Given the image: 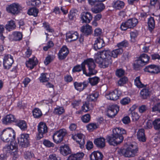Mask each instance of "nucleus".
<instances>
[{"mask_svg": "<svg viewBox=\"0 0 160 160\" xmlns=\"http://www.w3.org/2000/svg\"><path fill=\"white\" fill-rule=\"evenodd\" d=\"M69 52L68 48L66 47H62L58 54L59 59L60 60L64 59L68 54Z\"/></svg>", "mask_w": 160, "mask_h": 160, "instance_id": "obj_21", "label": "nucleus"}, {"mask_svg": "<svg viewBox=\"0 0 160 160\" xmlns=\"http://www.w3.org/2000/svg\"><path fill=\"white\" fill-rule=\"evenodd\" d=\"M130 34L131 41L132 42H134L135 38L138 35V33L137 32H130Z\"/></svg>", "mask_w": 160, "mask_h": 160, "instance_id": "obj_60", "label": "nucleus"}, {"mask_svg": "<svg viewBox=\"0 0 160 160\" xmlns=\"http://www.w3.org/2000/svg\"><path fill=\"white\" fill-rule=\"evenodd\" d=\"M137 138L140 141L145 142L146 140L144 134V130L143 129H139L137 133Z\"/></svg>", "mask_w": 160, "mask_h": 160, "instance_id": "obj_32", "label": "nucleus"}, {"mask_svg": "<svg viewBox=\"0 0 160 160\" xmlns=\"http://www.w3.org/2000/svg\"><path fill=\"white\" fill-rule=\"evenodd\" d=\"M105 8L104 4L99 1L94 5V7L92 8V11L94 13H99L102 12Z\"/></svg>", "mask_w": 160, "mask_h": 160, "instance_id": "obj_17", "label": "nucleus"}, {"mask_svg": "<svg viewBox=\"0 0 160 160\" xmlns=\"http://www.w3.org/2000/svg\"><path fill=\"white\" fill-rule=\"evenodd\" d=\"M33 115L34 117L36 118H38L42 115L41 110L37 108H35L32 111Z\"/></svg>", "mask_w": 160, "mask_h": 160, "instance_id": "obj_42", "label": "nucleus"}, {"mask_svg": "<svg viewBox=\"0 0 160 160\" xmlns=\"http://www.w3.org/2000/svg\"><path fill=\"white\" fill-rule=\"evenodd\" d=\"M94 143L98 148H102L105 145V139L102 137L98 138L95 139Z\"/></svg>", "mask_w": 160, "mask_h": 160, "instance_id": "obj_27", "label": "nucleus"}, {"mask_svg": "<svg viewBox=\"0 0 160 160\" xmlns=\"http://www.w3.org/2000/svg\"><path fill=\"white\" fill-rule=\"evenodd\" d=\"M149 30L151 32L155 28V22L154 18L151 17L148 19V22Z\"/></svg>", "mask_w": 160, "mask_h": 160, "instance_id": "obj_38", "label": "nucleus"}, {"mask_svg": "<svg viewBox=\"0 0 160 160\" xmlns=\"http://www.w3.org/2000/svg\"><path fill=\"white\" fill-rule=\"evenodd\" d=\"M86 127L89 131L91 132L97 128H98V126L96 123H90L87 125Z\"/></svg>", "mask_w": 160, "mask_h": 160, "instance_id": "obj_47", "label": "nucleus"}, {"mask_svg": "<svg viewBox=\"0 0 160 160\" xmlns=\"http://www.w3.org/2000/svg\"><path fill=\"white\" fill-rule=\"evenodd\" d=\"M124 73V71L122 69L118 70L116 71V75L117 76L120 77L123 75Z\"/></svg>", "mask_w": 160, "mask_h": 160, "instance_id": "obj_64", "label": "nucleus"}, {"mask_svg": "<svg viewBox=\"0 0 160 160\" xmlns=\"http://www.w3.org/2000/svg\"><path fill=\"white\" fill-rule=\"evenodd\" d=\"M43 143L45 146L48 147H53L54 145L53 143L48 140H45Z\"/></svg>", "mask_w": 160, "mask_h": 160, "instance_id": "obj_61", "label": "nucleus"}, {"mask_svg": "<svg viewBox=\"0 0 160 160\" xmlns=\"http://www.w3.org/2000/svg\"><path fill=\"white\" fill-rule=\"evenodd\" d=\"M38 131L37 138L40 139L43 137V135L48 132V127L46 124L43 122H40L38 126Z\"/></svg>", "mask_w": 160, "mask_h": 160, "instance_id": "obj_13", "label": "nucleus"}, {"mask_svg": "<svg viewBox=\"0 0 160 160\" xmlns=\"http://www.w3.org/2000/svg\"><path fill=\"white\" fill-rule=\"evenodd\" d=\"M13 62V57L8 54L5 56L3 58V64L5 68L9 69Z\"/></svg>", "mask_w": 160, "mask_h": 160, "instance_id": "obj_15", "label": "nucleus"}, {"mask_svg": "<svg viewBox=\"0 0 160 160\" xmlns=\"http://www.w3.org/2000/svg\"><path fill=\"white\" fill-rule=\"evenodd\" d=\"M118 91L115 90L113 91L106 94L105 97L108 99L113 101L116 100L119 98L120 94H118Z\"/></svg>", "mask_w": 160, "mask_h": 160, "instance_id": "obj_20", "label": "nucleus"}, {"mask_svg": "<svg viewBox=\"0 0 160 160\" xmlns=\"http://www.w3.org/2000/svg\"><path fill=\"white\" fill-rule=\"evenodd\" d=\"M125 148L121 150L122 155L125 157H134L136 155L138 151V148L137 144L132 143L125 145Z\"/></svg>", "mask_w": 160, "mask_h": 160, "instance_id": "obj_4", "label": "nucleus"}, {"mask_svg": "<svg viewBox=\"0 0 160 160\" xmlns=\"http://www.w3.org/2000/svg\"><path fill=\"white\" fill-rule=\"evenodd\" d=\"M128 43L127 41L124 40L118 43L117 45V47L118 48H121L122 49L123 47H126L128 46Z\"/></svg>", "mask_w": 160, "mask_h": 160, "instance_id": "obj_48", "label": "nucleus"}, {"mask_svg": "<svg viewBox=\"0 0 160 160\" xmlns=\"http://www.w3.org/2000/svg\"><path fill=\"white\" fill-rule=\"evenodd\" d=\"M23 9L20 5L17 3H13L6 7L7 11L13 14H17Z\"/></svg>", "mask_w": 160, "mask_h": 160, "instance_id": "obj_10", "label": "nucleus"}, {"mask_svg": "<svg viewBox=\"0 0 160 160\" xmlns=\"http://www.w3.org/2000/svg\"><path fill=\"white\" fill-rule=\"evenodd\" d=\"M84 155V153L82 152L72 154L68 158L67 160H81L83 158Z\"/></svg>", "mask_w": 160, "mask_h": 160, "instance_id": "obj_23", "label": "nucleus"}, {"mask_svg": "<svg viewBox=\"0 0 160 160\" xmlns=\"http://www.w3.org/2000/svg\"><path fill=\"white\" fill-rule=\"evenodd\" d=\"M54 57L52 56L48 55L44 61V63L46 65L49 63L53 59Z\"/></svg>", "mask_w": 160, "mask_h": 160, "instance_id": "obj_56", "label": "nucleus"}, {"mask_svg": "<svg viewBox=\"0 0 160 160\" xmlns=\"http://www.w3.org/2000/svg\"><path fill=\"white\" fill-rule=\"evenodd\" d=\"M96 65L93 59L88 58L85 60L81 64V66L80 65L75 66L72 69L73 72H78L82 70L83 74L87 76L94 75L97 72L95 69Z\"/></svg>", "mask_w": 160, "mask_h": 160, "instance_id": "obj_1", "label": "nucleus"}, {"mask_svg": "<svg viewBox=\"0 0 160 160\" xmlns=\"http://www.w3.org/2000/svg\"><path fill=\"white\" fill-rule=\"evenodd\" d=\"M16 125L23 130H25L27 128V124L24 120H19L16 123Z\"/></svg>", "mask_w": 160, "mask_h": 160, "instance_id": "obj_40", "label": "nucleus"}, {"mask_svg": "<svg viewBox=\"0 0 160 160\" xmlns=\"http://www.w3.org/2000/svg\"><path fill=\"white\" fill-rule=\"evenodd\" d=\"M104 42L103 39L100 38H97L94 44V49L97 50L102 48L104 46Z\"/></svg>", "mask_w": 160, "mask_h": 160, "instance_id": "obj_22", "label": "nucleus"}, {"mask_svg": "<svg viewBox=\"0 0 160 160\" xmlns=\"http://www.w3.org/2000/svg\"><path fill=\"white\" fill-rule=\"evenodd\" d=\"M152 124L154 129L156 130L160 129V118L155 119L153 122Z\"/></svg>", "mask_w": 160, "mask_h": 160, "instance_id": "obj_45", "label": "nucleus"}, {"mask_svg": "<svg viewBox=\"0 0 160 160\" xmlns=\"http://www.w3.org/2000/svg\"><path fill=\"white\" fill-rule=\"evenodd\" d=\"M60 152L64 156L67 155L71 152L70 150L69 147L66 145L60 147Z\"/></svg>", "mask_w": 160, "mask_h": 160, "instance_id": "obj_35", "label": "nucleus"}, {"mask_svg": "<svg viewBox=\"0 0 160 160\" xmlns=\"http://www.w3.org/2000/svg\"><path fill=\"white\" fill-rule=\"evenodd\" d=\"M110 54L109 55L110 57V58L111 59V57L113 58H116L118 56L122 53L123 52V50L121 48H118L113 50L112 52L109 50Z\"/></svg>", "mask_w": 160, "mask_h": 160, "instance_id": "obj_26", "label": "nucleus"}, {"mask_svg": "<svg viewBox=\"0 0 160 160\" xmlns=\"http://www.w3.org/2000/svg\"><path fill=\"white\" fill-rule=\"evenodd\" d=\"M138 21L135 18L128 20L126 22L122 23L121 25V28L122 30L125 31L128 28H132L135 27L138 24Z\"/></svg>", "mask_w": 160, "mask_h": 160, "instance_id": "obj_8", "label": "nucleus"}, {"mask_svg": "<svg viewBox=\"0 0 160 160\" xmlns=\"http://www.w3.org/2000/svg\"><path fill=\"white\" fill-rule=\"evenodd\" d=\"M43 27L48 32H52L53 31V29L50 27L49 24L47 22L43 23Z\"/></svg>", "mask_w": 160, "mask_h": 160, "instance_id": "obj_53", "label": "nucleus"}, {"mask_svg": "<svg viewBox=\"0 0 160 160\" xmlns=\"http://www.w3.org/2000/svg\"><path fill=\"white\" fill-rule=\"evenodd\" d=\"M119 111V107L116 105L109 106L108 108L107 115L109 117H114Z\"/></svg>", "mask_w": 160, "mask_h": 160, "instance_id": "obj_14", "label": "nucleus"}, {"mask_svg": "<svg viewBox=\"0 0 160 160\" xmlns=\"http://www.w3.org/2000/svg\"><path fill=\"white\" fill-rule=\"evenodd\" d=\"M124 6V2L123 1L120 0L114 1L112 4L113 8L117 10H120L123 8Z\"/></svg>", "mask_w": 160, "mask_h": 160, "instance_id": "obj_30", "label": "nucleus"}, {"mask_svg": "<svg viewBox=\"0 0 160 160\" xmlns=\"http://www.w3.org/2000/svg\"><path fill=\"white\" fill-rule=\"evenodd\" d=\"M74 85L75 88L78 91L80 92L83 90L84 87H82V83L75 82L74 83Z\"/></svg>", "mask_w": 160, "mask_h": 160, "instance_id": "obj_49", "label": "nucleus"}, {"mask_svg": "<svg viewBox=\"0 0 160 160\" xmlns=\"http://www.w3.org/2000/svg\"><path fill=\"white\" fill-rule=\"evenodd\" d=\"M145 71L152 74H157L160 72V69L158 66L151 65L146 67Z\"/></svg>", "mask_w": 160, "mask_h": 160, "instance_id": "obj_18", "label": "nucleus"}, {"mask_svg": "<svg viewBox=\"0 0 160 160\" xmlns=\"http://www.w3.org/2000/svg\"><path fill=\"white\" fill-rule=\"evenodd\" d=\"M85 136L81 133H78L75 135H72V138L78 143L80 145V147L81 148L84 147V145L85 143Z\"/></svg>", "mask_w": 160, "mask_h": 160, "instance_id": "obj_12", "label": "nucleus"}, {"mask_svg": "<svg viewBox=\"0 0 160 160\" xmlns=\"http://www.w3.org/2000/svg\"><path fill=\"white\" fill-rule=\"evenodd\" d=\"M150 57L147 54L143 53L141 55L137 62L134 64L135 67L138 68L147 64L149 62Z\"/></svg>", "mask_w": 160, "mask_h": 160, "instance_id": "obj_11", "label": "nucleus"}, {"mask_svg": "<svg viewBox=\"0 0 160 160\" xmlns=\"http://www.w3.org/2000/svg\"><path fill=\"white\" fill-rule=\"evenodd\" d=\"M64 112L63 108L62 107L56 108L54 110V113L56 114L61 115Z\"/></svg>", "mask_w": 160, "mask_h": 160, "instance_id": "obj_50", "label": "nucleus"}, {"mask_svg": "<svg viewBox=\"0 0 160 160\" xmlns=\"http://www.w3.org/2000/svg\"><path fill=\"white\" fill-rule=\"evenodd\" d=\"M32 53V50L29 48H27L25 52L24 56L27 58L29 57Z\"/></svg>", "mask_w": 160, "mask_h": 160, "instance_id": "obj_63", "label": "nucleus"}, {"mask_svg": "<svg viewBox=\"0 0 160 160\" xmlns=\"http://www.w3.org/2000/svg\"><path fill=\"white\" fill-rule=\"evenodd\" d=\"M131 101L130 98L128 97H125L122 99L120 102L121 104L124 105L129 103Z\"/></svg>", "mask_w": 160, "mask_h": 160, "instance_id": "obj_52", "label": "nucleus"}, {"mask_svg": "<svg viewBox=\"0 0 160 160\" xmlns=\"http://www.w3.org/2000/svg\"><path fill=\"white\" fill-rule=\"evenodd\" d=\"M29 134L26 133L21 134L18 138V143L22 147H27L29 144Z\"/></svg>", "mask_w": 160, "mask_h": 160, "instance_id": "obj_9", "label": "nucleus"}, {"mask_svg": "<svg viewBox=\"0 0 160 160\" xmlns=\"http://www.w3.org/2000/svg\"><path fill=\"white\" fill-rule=\"evenodd\" d=\"M78 36L76 32H70L66 34V40L70 42L75 41L78 38Z\"/></svg>", "mask_w": 160, "mask_h": 160, "instance_id": "obj_19", "label": "nucleus"}, {"mask_svg": "<svg viewBox=\"0 0 160 160\" xmlns=\"http://www.w3.org/2000/svg\"><path fill=\"white\" fill-rule=\"evenodd\" d=\"M16 27L15 22L12 20L8 21L7 23L5 25V28L6 30L10 31L14 30Z\"/></svg>", "mask_w": 160, "mask_h": 160, "instance_id": "obj_33", "label": "nucleus"}, {"mask_svg": "<svg viewBox=\"0 0 160 160\" xmlns=\"http://www.w3.org/2000/svg\"><path fill=\"white\" fill-rule=\"evenodd\" d=\"M15 134L14 130L11 128H8L4 129L1 134V139L4 142H11L15 139Z\"/></svg>", "mask_w": 160, "mask_h": 160, "instance_id": "obj_5", "label": "nucleus"}, {"mask_svg": "<svg viewBox=\"0 0 160 160\" xmlns=\"http://www.w3.org/2000/svg\"><path fill=\"white\" fill-rule=\"evenodd\" d=\"M47 74L42 73L39 78V79L41 82H48L49 80V78L47 77Z\"/></svg>", "mask_w": 160, "mask_h": 160, "instance_id": "obj_44", "label": "nucleus"}, {"mask_svg": "<svg viewBox=\"0 0 160 160\" xmlns=\"http://www.w3.org/2000/svg\"><path fill=\"white\" fill-rule=\"evenodd\" d=\"M88 79L90 83L92 85H95L97 84L99 80V78L97 77L89 78Z\"/></svg>", "mask_w": 160, "mask_h": 160, "instance_id": "obj_46", "label": "nucleus"}, {"mask_svg": "<svg viewBox=\"0 0 160 160\" xmlns=\"http://www.w3.org/2000/svg\"><path fill=\"white\" fill-rule=\"evenodd\" d=\"M152 111L160 112V102L158 103L153 106L152 108Z\"/></svg>", "mask_w": 160, "mask_h": 160, "instance_id": "obj_58", "label": "nucleus"}, {"mask_svg": "<svg viewBox=\"0 0 160 160\" xmlns=\"http://www.w3.org/2000/svg\"><path fill=\"white\" fill-rule=\"evenodd\" d=\"M82 121L84 122H88L90 119V116L89 114H86L83 116L81 118Z\"/></svg>", "mask_w": 160, "mask_h": 160, "instance_id": "obj_55", "label": "nucleus"}, {"mask_svg": "<svg viewBox=\"0 0 160 160\" xmlns=\"http://www.w3.org/2000/svg\"><path fill=\"white\" fill-rule=\"evenodd\" d=\"M67 133V131L64 129H60L55 132L52 136L53 141L57 144L60 143L63 141Z\"/></svg>", "mask_w": 160, "mask_h": 160, "instance_id": "obj_6", "label": "nucleus"}, {"mask_svg": "<svg viewBox=\"0 0 160 160\" xmlns=\"http://www.w3.org/2000/svg\"><path fill=\"white\" fill-rule=\"evenodd\" d=\"M102 33V30L100 28H97L94 31V36H100Z\"/></svg>", "mask_w": 160, "mask_h": 160, "instance_id": "obj_62", "label": "nucleus"}, {"mask_svg": "<svg viewBox=\"0 0 160 160\" xmlns=\"http://www.w3.org/2000/svg\"><path fill=\"white\" fill-rule=\"evenodd\" d=\"M109 54L110 52L108 50L98 52L95 54L94 60L100 67L105 68L112 63V60L110 58Z\"/></svg>", "mask_w": 160, "mask_h": 160, "instance_id": "obj_2", "label": "nucleus"}, {"mask_svg": "<svg viewBox=\"0 0 160 160\" xmlns=\"http://www.w3.org/2000/svg\"><path fill=\"white\" fill-rule=\"evenodd\" d=\"M90 101L86 102L82 107V110L83 111L86 112L91 110H92L93 108V106L92 102Z\"/></svg>", "mask_w": 160, "mask_h": 160, "instance_id": "obj_31", "label": "nucleus"}, {"mask_svg": "<svg viewBox=\"0 0 160 160\" xmlns=\"http://www.w3.org/2000/svg\"><path fill=\"white\" fill-rule=\"evenodd\" d=\"M22 37V34L18 32H14L10 36V39L11 40L19 41L21 40Z\"/></svg>", "mask_w": 160, "mask_h": 160, "instance_id": "obj_28", "label": "nucleus"}, {"mask_svg": "<svg viewBox=\"0 0 160 160\" xmlns=\"http://www.w3.org/2000/svg\"><path fill=\"white\" fill-rule=\"evenodd\" d=\"M134 84L138 88H142L147 86V85H145L141 82L139 76L136 77L134 80Z\"/></svg>", "mask_w": 160, "mask_h": 160, "instance_id": "obj_39", "label": "nucleus"}, {"mask_svg": "<svg viewBox=\"0 0 160 160\" xmlns=\"http://www.w3.org/2000/svg\"><path fill=\"white\" fill-rule=\"evenodd\" d=\"M140 92V94L143 99H146L149 97L151 93V92L148 87H145Z\"/></svg>", "mask_w": 160, "mask_h": 160, "instance_id": "obj_34", "label": "nucleus"}, {"mask_svg": "<svg viewBox=\"0 0 160 160\" xmlns=\"http://www.w3.org/2000/svg\"><path fill=\"white\" fill-rule=\"evenodd\" d=\"M131 117L133 121H136L138 120L139 118V116L138 113L134 112H132Z\"/></svg>", "mask_w": 160, "mask_h": 160, "instance_id": "obj_59", "label": "nucleus"}, {"mask_svg": "<svg viewBox=\"0 0 160 160\" xmlns=\"http://www.w3.org/2000/svg\"><path fill=\"white\" fill-rule=\"evenodd\" d=\"M128 79L127 77H123L121 78L118 82V85L121 86L126 84L128 82Z\"/></svg>", "mask_w": 160, "mask_h": 160, "instance_id": "obj_51", "label": "nucleus"}, {"mask_svg": "<svg viewBox=\"0 0 160 160\" xmlns=\"http://www.w3.org/2000/svg\"><path fill=\"white\" fill-rule=\"evenodd\" d=\"M48 160H61L60 158L58 157L54 153L50 154L48 157Z\"/></svg>", "mask_w": 160, "mask_h": 160, "instance_id": "obj_57", "label": "nucleus"}, {"mask_svg": "<svg viewBox=\"0 0 160 160\" xmlns=\"http://www.w3.org/2000/svg\"><path fill=\"white\" fill-rule=\"evenodd\" d=\"M35 57H33L32 58H30L28 61L26 62V64L27 67L30 68L32 69L33 68L34 66L36 64V62L35 61Z\"/></svg>", "mask_w": 160, "mask_h": 160, "instance_id": "obj_37", "label": "nucleus"}, {"mask_svg": "<svg viewBox=\"0 0 160 160\" xmlns=\"http://www.w3.org/2000/svg\"><path fill=\"white\" fill-rule=\"evenodd\" d=\"M16 119L14 116L11 114L7 115L2 119V122L5 124H8V123H11L15 122Z\"/></svg>", "mask_w": 160, "mask_h": 160, "instance_id": "obj_29", "label": "nucleus"}, {"mask_svg": "<svg viewBox=\"0 0 160 160\" xmlns=\"http://www.w3.org/2000/svg\"><path fill=\"white\" fill-rule=\"evenodd\" d=\"M99 96L98 92H94L88 96L87 99L89 101H96Z\"/></svg>", "mask_w": 160, "mask_h": 160, "instance_id": "obj_36", "label": "nucleus"}, {"mask_svg": "<svg viewBox=\"0 0 160 160\" xmlns=\"http://www.w3.org/2000/svg\"><path fill=\"white\" fill-rule=\"evenodd\" d=\"M33 156V154L30 151H26L24 153V158L27 159H30L32 158Z\"/></svg>", "mask_w": 160, "mask_h": 160, "instance_id": "obj_54", "label": "nucleus"}, {"mask_svg": "<svg viewBox=\"0 0 160 160\" xmlns=\"http://www.w3.org/2000/svg\"><path fill=\"white\" fill-rule=\"evenodd\" d=\"M38 13V10L35 8H31L28 11V15L33 16L34 17L37 16Z\"/></svg>", "mask_w": 160, "mask_h": 160, "instance_id": "obj_43", "label": "nucleus"}, {"mask_svg": "<svg viewBox=\"0 0 160 160\" xmlns=\"http://www.w3.org/2000/svg\"><path fill=\"white\" fill-rule=\"evenodd\" d=\"M4 152L7 153H10L14 157L17 156L18 152L17 144L14 142H12L10 145L4 147L3 148Z\"/></svg>", "mask_w": 160, "mask_h": 160, "instance_id": "obj_7", "label": "nucleus"}, {"mask_svg": "<svg viewBox=\"0 0 160 160\" xmlns=\"http://www.w3.org/2000/svg\"><path fill=\"white\" fill-rule=\"evenodd\" d=\"M92 18V14L89 12H83L81 14V19L82 23H89Z\"/></svg>", "mask_w": 160, "mask_h": 160, "instance_id": "obj_16", "label": "nucleus"}, {"mask_svg": "<svg viewBox=\"0 0 160 160\" xmlns=\"http://www.w3.org/2000/svg\"><path fill=\"white\" fill-rule=\"evenodd\" d=\"M103 155L98 151H94L90 155L91 160H102Z\"/></svg>", "mask_w": 160, "mask_h": 160, "instance_id": "obj_24", "label": "nucleus"}, {"mask_svg": "<svg viewBox=\"0 0 160 160\" xmlns=\"http://www.w3.org/2000/svg\"><path fill=\"white\" fill-rule=\"evenodd\" d=\"M112 131V136L108 137L107 141L111 145H117L122 141L123 137L122 135L126 134V132L125 129L120 127L114 128Z\"/></svg>", "mask_w": 160, "mask_h": 160, "instance_id": "obj_3", "label": "nucleus"}, {"mask_svg": "<svg viewBox=\"0 0 160 160\" xmlns=\"http://www.w3.org/2000/svg\"><path fill=\"white\" fill-rule=\"evenodd\" d=\"M78 11L75 9H72L70 10L68 15V18L70 20H74L77 15Z\"/></svg>", "mask_w": 160, "mask_h": 160, "instance_id": "obj_41", "label": "nucleus"}, {"mask_svg": "<svg viewBox=\"0 0 160 160\" xmlns=\"http://www.w3.org/2000/svg\"><path fill=\"white\" fill-rule=\"evenodd\" d=\"M81 31L86 35L91 34L92 32V27L88 24L82 26L81 28Z\"/></svg>", "mask_w": 160, "mask_h": 160, "instance_id": "obj_25", "label": "nucleus"}]
</instances>
